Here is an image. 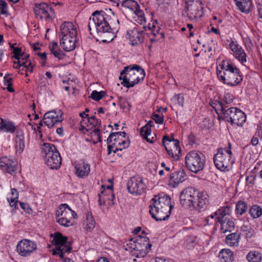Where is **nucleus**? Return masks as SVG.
<instances>
[{"mask_svg":"<svg viewBox=\"0 0 262 262\" xmlns=\"http://www.w3.org/2000/svg\"><path fill=\"white\" fill-rule=\"evenodd\" d=\"M170 200V198L168 195L164 193L155 195L151 199L149 205V213L152 217L157 221L167 220L173 208Z\"/></svg>","mask_w":262,"mask_h":262,"instance_id":"nucleus-2","label":"nucleus"},{"mask_svg":"<svg viewBox=\"0 0 262 262\" xmlns=\"http://www.w3.org/2000/svg\"><path fill=\"white\" fill-rule=\"evenodd\" d=\"M88 123L92 126V127H94V129L96 128H99L101 124V121L100 120H96V121H92V122H88Z\"/></svg>","mask_w":262,"mask_h":262,"instance_id":"nucleus-56","label":"nucleus"},{"mask_svg":"<svg viewBox=\"0 0 262 262\" xmlns=\"http://www.w3.org/2000/svg\"><path fill=\"white\" fill-rule=\"evenodd\" d=\"M151 244L148 238L139 236L136 239V244L134 248V255L137 257H144L150 250Z\"/></svg>","mask_w":262,"mask_h":262,"instance_id":"nucleus-14","label":"nucleus"},{"mask_svg":"<svg viewBox=\"0 0 262 262\" xmlns=\"http://www.w3.org/2000/svg\"><path fill=\"white\" fill-rule=\"evenodd\" d=\"M29 55H25L24 54L23 56H20L18 59L16 60L21 62H24V64L23 65V67H24L27 70H28L29 66L32 65V63L29 59Z\"/></svg>","mask_w":262,"mask_h":262,"instance_id":"nucleus-38","label":"nucleus"},{"mask_svg":"<svg viewBox=\"0 0 262 262\" xmlns=\"http://www.w3.org/2000/svg\"><path fill=\"white\" fill-rule=\"evenodd\" d=\"M205 158L203 154L195 151L188 152L185 157V164L187 168L194 173L202 170L204 167Z\"/></svg>","mask_w":262,"mask_h":262,"instance_id":"nucleus-9","label":"nucleus"},{"mask_svg":"<svg viewBox=\"0 0 262 262\" xmlns=\"http://www.w3.org/2000/svg\"><path fill=\"white\" fill-rule=\"evenodd\" d=\"M222 70H217L219 79L224 83L231 86H235L239 83L243 78L239 75V70L233 64L226 63L225 61L222 64Z\"/></svg>","mask_w":262,"mask_h":262,"instance_id":"nucleus-6","label":"nucleus"},{"mask_svg":"<svg viewBox=\"0 0 262 262\" xmlns=\"http://www.w3.org/2000/svg\"><path fill=\"white\" fill-rule=\"evenodd\" d=\"M249 213L253 219H257L262 215V208L258 205H252L249 210Z\"/></svg>","mask_w":262,"mask_h":262,"instance_id":"nucleus-33","label":"nucleus"},{"mask_svg":"<svg viewBox=\"0 0 262 262\" xmlns=\"http://www.w3.org/2000/svg\"><path fill=\"white\" fill-rule=\"evenodd\" d=\"M77 35L76 28L72 23L64 21L61 25L59 38L63 50L69 52L75 49Z\"/></svg>","mask_w":262,"mask_h":262,"instance_id":"nucleus-4","label":"nucleus"},{"mask_svg":"<svg viewBox=\"0 0 262 262\" xmlns=\"http://www.w3.org/2000/svg\"><path fill=\"white\" fill-rule=\"evenodd\" d=\"M57 222L60 225L67 227L73 225V223L71 222V221L67 219V216H63L57 219Z\"/></svg>","mask_w":262,"mask_h":262,"instance_id":"nucleus-45","label":"nucleus"},{"mask_svg":"<svg viewBox=\"0 0 262 262\" xmlns=\"http://www.w3.org/2000/svg\"><path fill=\"white\" fill-rule=\"evenodd\" d=\"M119 105L120 107L122 109H127L129 110L131 107V104L126 99L122 98H119Z\"/></svg>","mask_w":262,"mask_h":262,"instance_id":"nucleus-43","label":"nucleus"},{"mask_svg":"<svg viewBox=\"0 0 262 262\" xmlns=\"http://www.w3.org/2000/svg\"><path fill=\"white\" fill-rule=\"evenodd\" d=\"M17 135L15 139V147L16 150V152L21 153L24 150V149L25 147V137L23 132L17 130Z\"/></svg>","mask_w":262,"mask_h":262,"instance_id":"nucleus-24","label":"nucleus"},{"mask_svg":"<svg viewBox=\"0 0 262 262\" xmlns=\"http://www.w3.org/2000/svg\"><path fill=\"white\" fill-rule=\"evenodd\" d=\"M144 70L140 66L134 64L124 67L120 73L119 79L122 80L121 84L127 88L133 87L142 80L145 77Z\"/></svg>","mask_w":262,"mask_h":262,"instance_id":"nucleus-5","label":"nucleus"},{"mask_svg":"<svg viewBox=\"0 0 262 262\" xmlns=\"http://www.w3.org/2000/svg\"><path fill=\"white\" fill-rule=\"evenodd\" d=\"M10 75L9 74H7L5 75V76L4 77V83L7 86V90L9 92H13L14 91V90L13 88H12V78H7V76Z\"/></svg>","mask_w":262,"mask_h":262,"instance_id":"nucleus-41","label":"nucleus"},{"mask_svg":"<svg viewBox=\"0 0 262 262\" xmlns=\"http://www.w3.org/2000/svg\"><path fill=\"white\" fill-rule=\"evenodd\" d=\"M42 151L45 154L47 165L51 169H57L61 164V158L55 146L51 143H44Z\"/></svg>","mask_w":262,"mask_h":262,"instance_id":"nucleus-7","label":"nucleus"},{"mask_svg":"<svg viewBox=\"0 0 262 262\" xmlns=\"http://www.w3.org/2000/svg\"><path fill=\"white\" fill-rule=\"evenodd\" d=\"M49 48L51 53L59 60L62 59L64 58L65 54L59 48L56 42H52L49 45Z\"/></svg>","mask_w":262,"mask_h":262,"instance_id":"nucleus-26","label":"nucleus"},{"mask_svg":"<svg viewBox=\"0 0 262 262\" xmlns=\"http://www.w3.org/2000/svg\"><path fill=\"white\" fill-rule=\"evenodd\" d=\"M185 172L183 169L172 172L170 177L169 185L172 187H176L180 183L185 180Z\"/></svg>","mask_w":262,"mask_h":262,"instance_id":"nucleus-18","label":"nucleus"},{"mask_svg":"<svg viewBox=\"0 0 262 262\" xmlns=\"http://www.w3.org/2000/svg\"><path fill=\"white\" fill-rule=\"evenodd\" d=\"M129 40L133 46L140 44L143 41V31H139L137 28L128 31Z\"/></svg>","mask_w":262,"mask_h":262,"instance_id":"nucleus-19","label":"nucleus"},{"mask_svg":"<svg viewBox=\"0 0 262 262\" xmlns=\"http://www.w3.org/2000/svg\"><path fill=\"white\" fill-rule=\"evenodd\" d=\"M228 145L229 149L220 148L213 157L215 166L221 171L228 170L233 163V162L230 160L232 154L230 150L231 147L230 143H228Z\"/></svg>","mask_w":262,"mask_h":262,"instance_id":"nucleus-8","label":"nucleus"},{"mask_svg":"<svg viewBox=\"0 0 262 262\" xmlns=\"http://www.w3.org/2000/svg\"><path fill=\"white\" fill-rule=\"evenodd\" d=\"M7 4L6 2L3 0H0V10L1 13L6 14L7 13Z\"/></svg>","mask_w":262,"mask_h":262,"instance_id":"nucleus-50","label":"nucleus"},{"mask_svg":"<svg viewBox=\"0 0 262 262\" xmlns=\"http://www.w3.org/2000/svg\"><path fill=\"white\" fill-rule=\"evenodd\" d=\"M33 10L36 16L41 19L49 20L54 17V10L45 3L35 4Z\"/></svg>","mask_w":262,"mask_h":262,"instance_id":"nucleus-13","label":"nucleus"},{"mask_svg":"<svg viewBox=\"0 0 262 262\" xmlns=\"http://www.w3.org/2000/svg\"><path fill=\"white\" fill-rule=\"evenodd\" d=\"M255 179V177L253 175H251L250 176L247 177V178L246 179V181L248 184L253 185L254 184Z\"/></svg>","mask_w":262,"mask_h":262,"instance_id":"nucleus-57","label":"nucleus"},{"mask_svg":"<svg viewBox=\"0 0 262 262\" xmlns=\"http://www.w3.org/2000/svg\"><path fill=\"white\" fill-rule=\"evenodd\" d=\"M227 208H221L219 209L215 212V214H217V216L215 218V221L219 222L225 220L224 217L228 214Z\"/></svg>","mask_w":262,"mask_h":262,"instance_id":"nucleus-37","label":"nucleus"},{"mask_svg":"<svg viewBox=\"0 0 262 262\" xmlns=\"http://www.w3.org/2000/svg\"><path fill=\"white\" fill-rule=\"evenodd\" d=\"M164 116H160L159 115L154 113L153 114L152 119L155 120V122L157 124H161L163 123L164 121Z\"/></svg>","mask_w":262,"mask_h":262,"instance_id":"nucleus-49","label":"nucleus"},{"mask_svg":"<svg viewBox=\"0 0 262 262\" xmlns=\"http://www.w3.org/2000/svg\"><path fill=\"white\" fill-rule=\"evenodd\" d=\"M226 121L235 124L238 126H242L246 121V117L245 113L236 107L227 108L224 113V118Z\"/></svg>","mask_w":262,"mask_h":262,"instance_id":"nucleus-12","label":"nucleus"},{"mask_svg":"<svg viewBox=\"0 0 262 262\" xmlns=\"http://www.w3.org/2000/svg\"><path fill=\"white\" fill-rule=\"evenodd\" d=\"M221 224V230L223 233L231 232L234 228V223L229 219L225 218V220L219 222Z\"/></svg>","mask_w":262,"mask_h":262,"instance_id":"nucleus-30","label":"nucleus"},{"mask_svg":"<svg viewBox=\"0 0 262 262\" xmlns=\"http://www.w3.org/2000/svg\"><path fill=\"white\" fill-rule=\"evenodd\" d=\"M14 64H16V66H14L13 68L16 69H20L21 67H23V65L24 64V62H21L20 61H15L13 62Z\"/></svg>","mask_w":262,"mask_h":262,"instance_id":"nucleus-58","label":"nucleus"},{"mask_svg":"<svg viewBox=\"0 0 262 262\" xmlns=\"http://www.w3.org/2000/svg\"><path fill=\"white\" fill-rule=\"evenodd\" d=\"M71 249L72 247L69 244H68V243H66V244H64L61 245H59L56 247V251H61L63 253L69 252L71 251Z\"/></svg>","mask_w":262,"mask_h":262,"instance_id":"nucleus-44","label":"nucleus"},{"mask_svg":"<svg viewBox=\"0 0 262 262\" xmlns=\"http://www.w3.org/2000/svg\"><path fill=\"white\" fill-rule=\"evenodd\" d=\"M12 53L14 56L12 58H14L15 59H18L19 57L24 54V52L21 51V48L15 47L13 49Z\"/></svg>","mask_w":262,"mask_h":262,"instance_id":"nucleus-47","label":"nucleus"},{"mask_svg":"<svg viewBox=\"0 0 262 262\" xmlns=\"http://www.w3.org/2000/svg\"><path fill=\"white\" fill-rule=\"evenodd\" d=\"M86 230L88 231H91L95 227V221L92 213H88L86 216Z\"/></svg>","mask_w":262,"mask_h":262,"instance_id":"nucleus-35","label":"nucleus"},{"mask_svg":"<svg viewBox=\"0 0 262 262\" xmlns=\"http://www.w3.org/2000/svg\"><path fill=\"white\" fill-rule=\"evenodd\" d=\"M165 148L168 154L174 160H177L179 159L181 150L179 146V142L178 140L169 146L165 145Z\"/></svg>","mask_w":262,"mask_h":262,"instance_id":"nucleus-22","label":"nucleus"},{"mask_svg":"<svg viewBox=\"0 0 262 262\" xmlns=\"http://www.w3.org/2000/svg\"><path fill=\"white\" fill-rule=\"evenodd\" d=\"M246 257L249 262H261L262 254L256 251H250Z\"/></svg>","mask_w":262,"mask_h":262,"instance_id":"nucleus-32","label":"nucleus"},{"mask_svg":"<svg viewBox=\"0 0 262 262\" xmlns=\"http://www.w3.org/2000/svg\"><path fill=\"white\" fill-rule=\"evenodd\" d=\"M112 16L115 18L114 13L112 12ZM115 19H112L111 16L107 15L103 11H96L92 14V17L89 19L88 24L89 30L91 32L92 28L95 29L97 33L99 34L101 40L103 42H110L115 37L114 32L110 24H112Z\"/></svg>","mask_w":262,"mask_h":262,"instance_id":"nucleus-1","label":"nucleus"},{"mask_svg":"<svg viewBox=\"0 0 262 262\" xmlns=\"http://www.w3.org/2000/svg\"><path fill=\"white\" fill-rule=\"evenodd\" d=\"M236 5L243 12L248 13L252 7L251 0H234Z\"/></svg>","mask_w":262,"mask_h":262,"instance_id":"nucleus-27","label":"nucleus"},{"mask_svg":"<svg viewBox=\"0 0 262 262\" xmlns=\"http://www.w3.org/2000/svg\"><path fill=\"white\" fill-rule=\"evenodd\" d=\"M62 206H65V208H67L68 214L71 215L73 219H76L77 217V214L70 208L68 205L67 204H62Z\"/></svg>","mask_w":262,"mask_h":262,"instance_id":"nucleus-52","label":"nucleus"},{"mask_svg":"<svg viewBox=\"0 0 262 262\" xmlns=\"http://www.w3.org/2000/svg\"><path fill=\"white\" fill-rule=\"evenodd\" d=\"M136 240H134V238H132L129 239V242L127 244V246H128V248L129 249H131V252L133 253V254L134 255V253L135 252V251H134V248L135 247V245H136Z\"/></svg>","mask_w":262,"mask_h":262,"instance_id":"nucleus-55","label":"nucleus"},{"mask_svg":"<svg viewBox=\"0 0 262 262\" xmlns=\"http://www.w3.org/2000/svg\"><path fill=\"white\" fill-rule=\"evenodd\" d=\"M67 239L68 237L67 236H63L61 233L58 232L54 234L53 241L56 247L59 245L66 244Z\"/></svg>","mask_w":262,"mask_h":262,"instance_id":"nucleus-34","label":"nucleus"},{"mask_svg":"<svg viewBox=\"0 0 262 262\" xmlns=\"http://www.w3.org/2000/svg\"><path fill=\"white\" fill-rule=\"evenodd\" d=\"M218 257L221 262H232L233 260V252L229 249L222 250Z\"/></svg>","mask_w":262,"mask_h":262,"instance_id":"nucleus-25","label":"nucleus"},{"mask_svg":"<svg viewBox=\"0 0 262 262\" xmlns=\"http://www.w3.org/2000/svg\"><path fill=\"white\" fill-rule=\"evenodd\" d=\"M36 244L32 241L24 239L19 241L17 245V251L20 255L27 257L36 249Z\"/></svg>","mask_w":262,"mask_h":262,"instance_id":"nucleus-16","label":"nucleus"},{"mask_svg":"<svg viewBox=\"0 0 262 262\" xmlns=\"http://www.w3.org/2000/svg\"><path fill=\"white\" fill-rule=\"evenodd\" d=\"M126 133L124 132H119L111 133L106 140L107 144L115 143V149L113 150L114 153L117 151L122 150L127 147L129 145V140L127 138L125 140Z\"/></svg>","mask_w":262,"mask_h":262,"instance_id":"nucleus-11","label":"nucleus"},{"mask_svg":"<svg viewBox=\"0 0 262 262\" xmlns=\"http://www.w3.org/2000/svg\"><path fill=\"white\" fill-rule=\"evenodd\" d=\"M230 48L234 53L236 58L242 63L246 61V55L243 49L233 41L230 43Z\"/></svg>","mask_w":262,"mask_h":262,"instance_id":"nucleus-21","label":"nucleus"},{"mask_svg":"<svg viewBox=\"0 0 262 262\" xmlns=\"http://www.w3.org/2000/svg\"><path fill=\"white\" fill-rule=\"evenodd\" d=\"M65 206H62V204L60 205L59 209L56 211V215L57 217H59L60 216H68V211L67 208H65Z\"/></svg>","mask_w":262,"mask_h":262,"instance_id":"nucleus-46","label":"nucleus"},{"mask_svg":"<svg viewBox=\"0 0 262 262\" xmlns=\"http://www.w3.org/2000/svg\"><path fill=\"white\" fill-rule=\"evenodd\" d=\"M0 167L6 168L7 172L10 173L16 169L14 162L6 157L0 158Z\"/></svg>","mask_w":262,"mask_h":262,"instance_id":"nucleus-23","label":"nucleus"},{"mask_svg":"<svg viewBox=\"0 0 262 262\" xmlns=\"http://www.w3.org/2000/svg\"><path fill=\"white\" fill-rule=\"evenodd\" d=\"M185 13L191 20H196L203 16V8L200 0H186Z\"/></svg>","mask_w":262,"mask_h":262,"instance_id":"nucleus-10","label":"nucleus"},{"mask_svg":"<svg viewBox=\"0 0 262 262\" xmlns=\"http://www.w3.org/2000/svg\"><path fill=\"white\" fill-rule=\"evenodd\" d=\"M177 140H175L174 139H170L169 137L167 136H164L163 138V144L165 147V145L169 146L170 145L175 142Z\"/></svg>","mask_w":262,"mask_h":262,"instance_id":"nucleus-48","label":"nucleus"},{"mask_svg":"<svg viewBox=\"0 0 262 262\" xmlns=\"http://www.w3.org/2000/svg\"><path fill=\"white\" fill-rule=\"evenodd\" d=\"M216 102V106L217 108V111H220L221 113L220 115H221V117L224 118V113L226 112L228 107L227 104L224 103L222 101H217Z\"/></svg>","mask_w":262,"mask_h":262,"instance_id":"nucleus-39","label":"nucleus"},{"mask_svg":"<svg viewBox=\"0 0 262 262\" xmlns=\"http://www.w3.org/2000/svg\"><path fill=\"white\" fill-rule=\"evenodd\" d=\"M240 236L236 233L228 235L225 239L226 244L230 247H237L238 245Z\"/></svg>","mask_w":262,"mask_h":262,"instance_id":"nucleus-31","label":"nucleus"},{"mask_svg":"<svg viewBox=\"0 0 262 262\" xmlns=\"http://www.w3.org/2000/svg\"><path fill=\"white\" fill-rule=\"evenodd\" d=\"M115 198V195L112 192L109 191V194L107 193L106 191H104V194L102 195V199L103 200V205L105 204L107 200H111L112 201V205H114L113 200Z\"/></svg>","mask_w":262,"mask_h":262,"instance_id":"nucleus-42","label":"nucleus"},{"mask_svg":"<svg viewBox=\"0 0 262 262\" xmlns=\"http://www.w3.org/2000/svg\"><path fill=\"white\" fill-rule=\"evenodd\" d=\"M177 100L178 104L181 106H183L184 104V97L181 94H179L177 96Z\"/></svg>","mask_w":262,"mask_h":262,"instance_id":"nucleus-59","label":"nucleus"},{"mask_svg":"<svg viewBox=\"0 0 262 262\" xmlns=\"http://www.w3.org/2000/svg\"><path fill=\"white\" fill-rule=\"evenodd\" d=\"M145 184L141 178H131L127 182L128 192L132 194L141 195L145 192Z\"/></svg>","mask_w":262,"mask_h":262,"instance_id":"nucleus-15","label":"nucleus"},{"mask_svg":"<svg viewBox=\"0 0 262 262\" xmlns=\"http://www.w3.org/2000/svg\"><path fill=\"white\" fill-rule=\"evenodd\" d=\"M133 3H135L137 5V3L133 1L132 0H124L122 1V5L124 6L129 7Z\"/></svg>","mask_w":262,"mask_h":262,"instance_id":"nucleus-60","label":"nucleus"},{"mask_svg":"<svg viewBox=\"0 0 262 262\" xmlns=\"http://www.w3.org/2000/svg\"><path fill=\"white\" fill-rule=\"evenodd\" d=\"M4 130L5 132L13 133L16 130V127L12 122L1 118L0 130Z\"/></svg>","mask_w":262,"mask_h":262,"instance_id":"nucleus-29","label":"nucleus"},{"mask_svg":"<svg viewBox=\"0 0 262 262\" xmlns=\"http://www.w3.org/2000/svg\"><path fill=\"white\" fill-rule=\"evenodd\" d=\"M19 205L21 207V208L26 212L28 213H30L31 209L29 207V205L23 202H19Z\"/></svg>","mask_w":262,"mask_h":262,"instance_id":"nucleus-53","label":"nucleus"},{"mask_svg":"<svg viewBox=\"0 0 262 262\" xmlns=\"http://www.w3.org/2000/svg\"><path fill=\"white\" fill-rule=\"evenodd\" d=\"M16 200L17 199H11L10 201H9L10 205L12 207H14L15 209L16 208L17 206V201Z\"/></svg>","mask_w":262,"mask_h":262,"instance_id":"nucleus-63","label":"nucleus"},{"mask_svg":"<svg viewBox=\"0 0 262 262\" xmlns=\"http://www.w3.org/2000/svg\"><path fill=\"white\" fill-rule=\"evenodd\" d=\"M107 155H110L112 151V149L115 148V143L107 144Z\"/></svg>","mask_w":262,"mask_h":262,"instance_id":"nucleus-62","label":"nucleus"},{"mask_svg":"<svg viewBox=\"0 0 262 262\" xmlns=\"http://www.w3.org/2000/svg\"><path fill=\"white\" fill-rule=\"evenodd\" d=\"M61 115H59L55 111H49L45 113L43 122L48 128H51L62 121Z\"/></svg>","mask_w":262,"mask_h":262,"instance_id":"nucleus-17","label":"nucleus"},{"mask_svg":"<svg viewBox=\"0 0 262 262\" xmlns=\"http://www.w3.org/2000/svg\"><path fill=\"white\" fill-rule=\"evenodd\" d=\"M257 10L258 12V16L262 18V4H259L257 6Z\"/></svg>","mask_w":262,"mask_h":262,"instance_id":"nucleus-64","label":"nucleus"},{"mask_svg":"<svg viewBox=\"0 0 262 262\" xmlns=\"http://www.w3.org/2000/svg\"><path fill=\"white\" fill-rule=\"evenodd\" d=\"M208 197L206 193H198L194 188L187 187L180 194V204L185 208L193 207L196 209H200L208 203Z\"/></svg>","mask_w":262,"mask_h":262,"instance_id":"nucleus-3","label":"nucleus"},{"mask_svg":"<svg viewBox=\"0 0 262 262\" xmlns=\"http://www.w3.org/2000/svg\"><path fill=\"white\" fill-rule=\"evenodd\" d=\"M233 96L230 94H226L223 98V102L226 104L231 103L233 101Z\"/></svg>","mask_w":262,"mask_h":262,"instance_id":"nucleus-51","label":"nucleus"},{"mask_svg":"<svg viewBox=\"0 0 262 262\" xmlns=\"http://www.w3.org/2000/svg\"><path fill=\"white\" fill-rule=\"evenodd\" d=\"M196 240V237L195 236H192L190 237L189 239H188L187 241V246L188 248L190 249L194 247L193 244L195 243Z\"/></svg>","mask_w":262,"mask_h":262,"instance_id":"nucleus-54","label":"nucleus"},{"mask_svg":"<svg viewBox=\"0 0 262 262\" xmlns=\"http://www.w3.org/2000/svg\"><path fill=\"white\" fill-rule=\"evenodd\" d=\"M152 121L150 120L147 124L142 127L140 129V135L150 143H153L152 140L148 138L151 134V127L152 126Z\"/></svg>","mask_w":262,"mask_h":262,"instance_id":"nucleus-28","label":"nucleus"},{"mask_svg":"<svg viewBox=\"0 0 262 262\" xmlns=\"http://www.w3.org/2000/svg\"><path fill=\"white\" fill-rule=\"evenodd\" d=\"M247 210V204L243 201H239L236 204L235 211L237 214L242 215Z\"/></svg>","mask_w":262,"mask_h":262,"instance_id":"nucleus-36","label":"nucleus"},{"mask_svg":"<svg viewBox=\"0 0 262 262\" xmlns=\"http://www.w3.org/2000/svg\"><path fill=\"white\" fill-rule=\"evenodd\" d=\"M105 95V92L104 91L97 92V91H93L91 94L90 97L94 100L98 101L101 99Z\"/></svg>","mask_w":262,"mask_h":262,"instance_id":"nucleus-40","label":"nucleus"},{"mask_svg":"<svg viewBox=\"0 0 262 262\" xmlns=\"http://www.w3.org/2000/svg\"><path fill=\"white\" fill-rule=\"evenodd\" d=\"M76 174L79 178H83L88 175L90 171V165L85 163L83 160H81L75 166Z\"/></svg>","mask_w":262,"mask_h":262,"instance_id":"nucleus-20","label":"nucleus"},{"mask_svg":"<svg viewBox=\"0 0 262 262\" xmlns=\"http://www.w3.org/2000/svg\"><path fill=\"white\" fill-rule=\"evenodd\" d=\"M11 194L13 196L11 199H17L18 196V193L17 190L15 188H12L11 189Z\"/></svg>","mask_w":262,"mask_h":262,"instance_id":"nucleus-61","label":"nucleus"}]
</instances>
